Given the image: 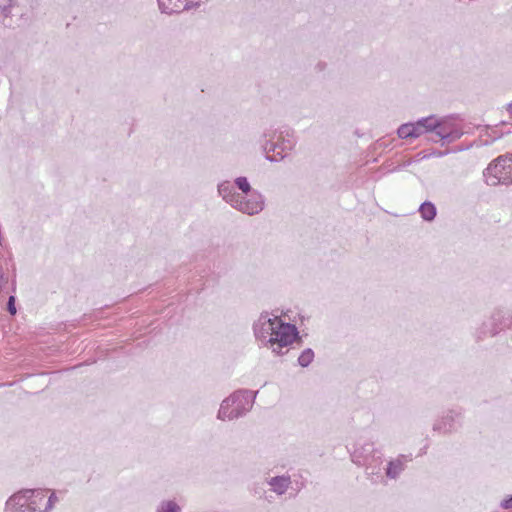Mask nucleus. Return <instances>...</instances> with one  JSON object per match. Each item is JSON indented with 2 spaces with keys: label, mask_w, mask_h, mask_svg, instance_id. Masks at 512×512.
<instances>
[{
  "label": "nucleus",
  "mask_w": 512,
  "mask_h": 512,
  "mask_svg": "<svg viewBox=\"0 0 512 512\" xmlns=\"http://www.w3.org/2000/svg\"><path fill=\"white\" fill-rule=\"evenodd\" d=\"M268 484L271 486L272 490L278 495L284 494L291 485V479L289 476L282 475L272 477Z\"/></svg>",
  "instance_id": "9b49d317"
},
{
  "label": "nucleus",
  "mask_w": 512,
  "mask_h": 512,
  "mask_svg": "<svg viewBox=\"0 0 512 512\" xmlns=\"http://www.w3.org/2000/svg\"><path fill=\"white\" fill-rule=\"evenodd\" d=\"M419 212L424 220L431 221L436 216V207L431 202H424L420 206Z\"/></svg>",
  "instance_id": "4468645a"
},
{
  "label": "nucleus",
  "mask_w": 512,
  "mask_h": 512,
  "mask_svg": "<svg viewBox=\"0 0 512 512\" xmlns=\"http://www.w3.org/2000/svg\"><path fill=\"white\" fill-rule=\"evenodd\" d=\"M253 329L257 340L276 355L282 354V349L292 345L298 338L294 324L284 322L281 317L268 312L258 317Z\"/></svg>",
  "instance_id": "f257e3e1"
},
{
  "label": "nucleus",
  "mask_w": 512,
  "mask_h": 512,
  "mask_svg": "<svg viewBox=\"0 0 512 512\" xmlns=\"http://www.w3.org/2000/svg\"><path fill=\"white\" fill-rule=\"evenodd\" d=\"M404 460V457H399L394 461H390L386 469V475L392 479L396 478L404 469Z\"/></svg>",
  "instance_id": "f8f14e48"
},
{
  "label": "nucleus",
  "mask_w": 512,
  "mask_h": 512,
  "mask_svg": "<svg viewBox=\"0 0 512 512\" xmlns=\"http://www.w3.org/2000/svg\"><path fill=\"white\" fill-rule=\"evenodd\" d=\"M314 359V352L311 349H305L302 351L298 358V363L302 367H307Z\"/></svg>",
  "instance_id": "dca6fc26"
},
{
  "label": "nucleus",
  "mask_w": 512,
  "mask_h": 512,
  "mask_svg": "<svg viewBox=\"0 0 512 512\" xmlns=\"http://www.w3.org/2000/svg\"><path fill=\"white\" fill-rule=\"evenodd\" d=\"M235 184L238 189L248 197V199L245 200L242 194L236 193L233 185L229 181H224L218 185V192L223 200L233 208L248 215H254L261 212L264 208L262 195L257 191L251 190V186L247 178L238 177L235 180Z\"/></svg>",
  "instance_id": "f03ea898"
},
{
  "label": "nucleus",
  "mask_w": 512,
  "mask_h": 512,
  "mask_svg": "<svg viewBox=\"0 0 512 512\" xmlns=\"http://www.w3.org/2000/svg\"><path fill=\"white\" fill-rule=\"evenodd\" d=\"M31 490L13 494L6 502V512H30Z\"/></svg>",
  "instance_id": "9d476101"
},
{
  "label": "nucleus",
  "mask_w": 512,
  "mask_h": 512,
  "mask_svg": "<svg viewBox=\"0 0 512 512\" xmlns=\"http://www.w3.org/2000/svg\"><path fill=\"white\" fill-rule=\"evenodd\" d=\"M501 506L505 509H511L512 508V496L508 499H505L502 501Z\"/></svg>",
  "instance_id": "6ab92c4d"
},
{
  "label": "nucleus",
  "mask_w": 512,
  "mask_h": 512,
  "mask_svg": "<svg viewBox=\"0 0 512 512\" xmlns=\"http://www.w3.org/2000/svg\"><path fill=\"white\" fill-rule=\"evenodd\" d=\"M413 129L414 126L411 123H405L398 128V135L402 139H415Z\"/></svg>",
  "instance_id": "2eb2a0df"
},
{
  "label": "nucleus",
  "mask_w": 512,
  "mask_h": 512,
  "mask_svg": "<svg viewBox=\"0 0 512 512\" xmlns=\"http://www.w3.org/2000/svg\"><path fill=\"white\" fill-rule=\"evenodd\" d=\"M371 466H372V465H370V466H369V468H371ZM374 469H377V466H374V468L372 467V471L370 472L371 474H374V473H375Z\"/></svg>",
  "instance_id": "aec40b11"
},
{
  "label": "nucleus",
  "mask_w": 512,
  "mask_h": 512,
  "mask_svg": "<svg viewBox=\"0 0 512 512\" xmlns=\"http://www.w3.org/2000/svg\"><path fill=\"white\" fill-rule=\"evenodd\" d=\"M353 461L361 466H366L369 469L370 465L378 464L379 457H375L374 455V446L373 443H359L357 447L354 449L352 453Z\"/></svg>",
  "instance_id": "1a4fd4ad"
},
{
  "label": "nucleus",
  "mask_w": 512,
  "mask_h": 512,
  "mask_svg": "<svg viewBox=\"0 0 512 512\" xmlns=\"http://www.w3.org/2000/svg\"><path fill=\"white\" fill-rule=\"evenodd\" d=\"M207 1L208 0H157L160 11L169 15L196 9Z\"/></svg>",
  "instance_id": "6e6552de"
},
{
  "label": "nucleus",
  "mask_w": 512,
  "mask_h": 512,
  "mask_svg": "<svg viewBox=\"0 0 512 512\" xmlns=\"http://www.w3.org/2000/svg\"><path fill=\"white\" fill-rule=\"evenodd\" d=\"M496 332H497V331H496V329H494V328L490 331L491 335L496 334Z\"/></svg>",
  "instance_id": "412c9836"
},
{
  "label": "nucleus",
  "mask_w": 512,
  "mask_h": 512,
  "mask_svg": "<svg viewBox=\"0 0 512 512\" xmlns=\"http://www.w3.org/2000/svg\"><path fill=\"white\" fill-rule=\"evenodd\" d=\"M255 395L250 391H237L224 399L218 418L221 420H232L242 416L249 411L253 405Z\"/></svg>",
  "instance_id": "20e7f679"
},
{
  "label": "nucleus",
  "mask_w": 512,
  "mask_h": 512,
  "mask_svg": "<svg viewBox=\"0 0 512 512\" xmlns=\"http://www.w3.org/2000/svg\"><path fill=\"white\" fill-rule=\"evenodd\" d=\"M454 421V416L447 415L441 421H438L434 424V430H438L444 433L452 431L455 428Z\"/></svg>",
  "instance_id": "ddd939ff"
},
{
  "label": "nucleus",
  "mask_w": 512,
  "mask_h": 512,
  "mask_svg": "<svg viewBox=\"0 0 512 512\" xmlns=\"http://www.w3.org/2000/svg\"><path fill=\"white\" fill-rule=\"evenodd\" d=\"M414 126V138L430 133L433 142L451 143L459 139L462 131L452 118H438L429 116L411 123Z\"/></svg>",
  "instance_id": "7ed1b4c3"
},
{
  "label": "nucleus",
  "mask_w": 512,
  "mask_h": 512,
  "mask_svg": "<svg viewBox=\"0 0 512 512\" xmlns=\"http://www.w3.org/2000/svg\"><path fill=\"white\" fill-rule=\"evenodd\" d=\"M295 140L288 133L284 136L282 133L279 136L278 142H267L264 145L266 159L271 162H276L285 158L289 152L294 148Z\"/></svg>",
  "instance_id": "423d86ee"
},
{
  "label": "nucleus",
  "mask_w": 512,
  "mask_h": 512,
  "mask_svg": "<svg viewBox=\"0 0 512 512\" xmlns=\"http://www.w3.org/2000/svg\"><path fill=\"white\" fill-rule=\"evenodd\" d=\"M48 490L34 489L31 490L30 512H49L54 507L58 498L54 492L48 495Z\"/></svg>",
  "instance_id": "0eeeda50"
},
{
  "label": "nucleus",
  "mask_w": 512,
  "mask_h": 512,
  "mask_svg": "<svg viewBox=\"0 0 512 512\" xmlns=\"http://www.w3.org/2000/svg\"><path fill=\"white\" fill-rule=\"evenodd\" d=\"M484 177L490 186L512 184V152L501 155L492 161L486 168Z\"/></svg>",
  "instance_id": "39448f33"
},
{
  "label": "nucleus",
  "mask_w": 512,
  "mask_h": 512,
  "mask_svg": "<svg viewBox=\"0 0 512 512\" xmlns=\"http://www.w3.org/2000/svg\"><path fill=\"white\" fill-rule=\"evenodd\" d=\"M8 311L12 314H16V307H15V297L10 296L8 300Z\"/></svg>",
  "instance_id": "a211bd4d"
},
{
  "label": "nucleus",
  "mask_w": 512,
  "mask_h": 512,
  "mask_svg": "<svg viewBox=\"0 0 512 512\" xmlns=\"http://www.w3.org/2000/svg\"><path fill=\"white\" fill-rule=\"evenodd\" d=\"M157 512H180V507L173 501H167L161 504Z\"/></svg>",
  "instance_id": "f3484780"
}]
</instances>
